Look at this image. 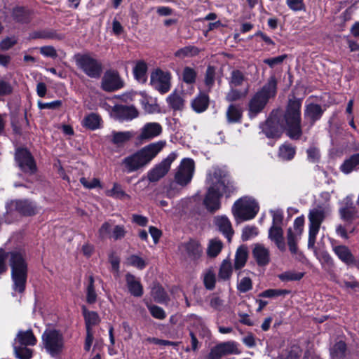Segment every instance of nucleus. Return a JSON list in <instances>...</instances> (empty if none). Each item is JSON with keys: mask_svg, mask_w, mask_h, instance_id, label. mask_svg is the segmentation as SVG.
Returning a JSON list of instances; mask_svg holds the SVG:
<instances>
[{"mask_svg": "<svg viewBox=\"0 0 359 359\" xmlns=\"http://www.w3.org/2000/svg\"><path fill=\"white\" fill-rule=\"evenodd\" d=\"M302 100L294 98L289 101L286 112L280 121L279 116L272 114L265 123L261 126L262 132L267 137H280L283 130L286 129L287 135L294 140H298L302 135L300 109Z\"/></svg>", "mask_w": 359, "mask_h": 359, "instance_id": "f257e3e1", "label": "nucleus"}, {"mask_svg": "<svg viewBox=\"0 0 359 359\" xmlns=\"http://www.w3.org/2000/svg\"><path fill=\"white\" fill-rule=\"evenodd\" d=\"M205 182L208 189L203 205L208 211L215 212L221 208L222 197H230L236 187L228 172L217 166L208 170Z\"/></svg>", "mask_w": 359, "mask_h": 359, "instance_id": "f03ea898", "label": "nucleus"}, {"mask_svg": "<svg viewBox=\"0 0 359 359\" xmlns=\"http://www.w3.org/2000/svg\"><path fill=\"white\" fill-rule=\"evenodd\" d=\"M6 261L11 269L12 289L22 293L25 290L27 279V263L23 252L18 250L5 252L0 250V274L7 271Z\"/></svg>", "mask_w": 359, "mask_h": 359, "instance_id": "7ed1b4c3", "label": "nucleus"}, {"mask_svg": "<svg viewBox=\"0 0 359 359\" xmlns=\"http://www.w3.org/2000/svg\"><path fill=\"white\" fill-rule=\"evenodd\" d=\"M165 141H158L145 146L135 154L126 157L122 162L125 170L130 173L148 164L165 147Z\"/></svg>", "mask_w": 359, "mask_h": 359, "instance_id": "20e7f679", "label": "nucleus"}, {"mask_svg": "<svg viewBox=\"0 0 359 359\" xmlns=\"http://www.w3.org/2000/svg\"><path fill=\"white\" fill-rule=\"evenodd\" d=\"M276 90L277 80L274 76H272L269 79L267 83L250 100L248 115L250 118H255L264 109L269 100L276 96Z\"/></svg>", "mask_w": 359, "mask_h": 359, "instance_id": "39448f33", "label": "nucleus"}, {"mask_svg": "<svg viewBox=\"0 0 359 359\" xmlns=\"http://www.w3.org/2000/svg\"><path fill=\"white\" fill-rule=\"evenodd\" d=\"M6 212L5 213L6 222H13L9 217H13L15 214L22 216H32L37 213L38 208L35 203L29 200H12L6 204Z\"/></svg>", "mask_w": 359, "mask_h": 359, "instance_id": "423d86ee", "label": "nucleus"}, {"mask_svg": "<svg viewBox=\"0 0 359 359\" xmlns=\"http://www.w3.org/2000/svg\"><path fill=\"white\" fill-rule=\"evenodd\" d=\"M258 211L257 203L250 197H243L237 200L232 207V213L234 217L241 221L254 218Z\"/></svg>", "mask_w": 359, "mask_h": 359, "instance_id": "0eeeda50", "label": "nucleus"}, {"mask_svg": "<svg viewBox=\"0 0 359 359\" xmlns=\"http://www.w3.org/2000/svg\"><path fill=\"white\" fill-rule=\"evenodd\" d=\"M327 215V211L325 208L318 207L310 210L309 213V240L308 248H313L316 241L320 225Z\"/></svg>", "mask_w": 359, "mask_h": 359, "instance_id": "6e6552de", "label": "nucleus"}, {"mask_svg": "<svg viewBox=\"0 0 359 359\" xmlns=\"http://www.w3.org/2000/svg\"><path fill=\"white\" fill-rule=\"evenodd\" d=\"M76 66L90 78H99L102 73V65L89 54L74 55Z\"/></svg>", "mask_w": 359, "mask_h": 359, "instance_id": "1a4fd4ad", "label": "nucleus"}, {"mask_svg": "<svg viewBox=\"0 0 359 359\" xmlns=\"http://www.w3.org/2000/svg\"><path fill=\"white\" fill-rule=\"evenodd\" d=\"M42 340L47 352L52 356L59 355L64 347L62 334L56 330H46L43 335Z\"/></svg>", "mask_w": 359, "mask_h": 359, "instance_id": "9d476101", "label": "nucleus"}, {"mask_svg": "<svg viewBox=\"0 0 359 359\" xmlns=\"http://www.w3.org/2000/svg\"><path fill=\"white\" fill-rule=\"evenodd\" d=\"M195 170V163L193 159L185 158L175 170L174 182L184 187L189 184L193 177Z\"/></svg>", "mask_w": 359, "mask_h": 359, "instance_id": "9b49d317", "label": "nucleus"}, {"mask_svg": "<svg viewBox=\"0 0 359 359\" xmlns=\"http://www.w3.org/2000/svg\"><path fill=\"white\" fill-rule=\"evenodd\" d=\"M170 73L156 69L151 74L150 83L154 89L161 94H165L170 90Z\"/></svg>", "mask_w": 359, "mask_h": 359, "instance_id": "f8f14e48", "label": "nucleus"}, {"mask_svg": "<svg viewBox=\"0 0 359 359\" xmlns=\"http://www.w3.org/2000/svg\"><path fill=\"white\" fill-rule=\"evenodd\" d=\"M176 157L177 155L175 153L170 154L148 172V180L150 182H154L164 177L168 173L172 163L175 160Z\"/></svg>", "mask_w": 359, "mask_h": 359, "instance_id": "ddd939ff", "label": "nucleus"}, {"mask_svg": "<svg viewBox=\"0 0 359 359\" xmlns=\"http://www.w3.org/2000/svg\"><path fill=\"white\" fill-rule=\"evenodd\" d=\"M15 158L18 166L23 172L32 174L36 171L34 160L26 149H18Z\"/></svg>", "mask_w": 359, "mask_h": 359, "instance_id": "4468645a", "label": "nucleus"}, {"mask_svg": "<svg viewBox=\"0 0 359 359\" xmlns=\"http://www.w3.org/2000/svg\"><path fill=\"white\" fill-rule=\"evenodd\" d=\"M239 353L237 344L234 341H226L214 346L208 355L209 359H220L222 357L230 354Z\"/></svg>", "mask_w": 359, "mask_h": 359, "instance_id": "2eb2a0df", "label": "nucleus"}, {"mask_svg": "<svg viewBox=\"0 0 359 359\" xmlns=\"http://www.w3.org/2000/svg\"><path fill=\"white\" fill-rule=\"evenodd\" d=\"M123 86V82L116 72L107 71L104 73L102 79V88L104 91L112 92Z\"/></svg>", "mask_w": 359, "mask_h": 359, "instance_id": "dca6fc26", "label": "nucleus"}, {"mask_svg": "<svg viewBox=\"0 0 359 359\" xmlns=\"http://www.w3.org/2000/svg\"><path fill=\"white\" fill-rule=\"evenodd\" d=\"M110 113L113 117L121 121H129L138 116V111L133 106L116 104L110 109Z\"/></svg>", "mask_w": 359, "mask_h": 359, "instance_id": "f3484780", "label": "nucleus"}, {"mask_svg": "<svg viewBox=\"0 0 359 359\" xmlns=\"http://www.w3.org/2000/svg\"><path fill=\"white\" fill-rule=\"evenodd\" d=\"M163 128L160 123L149 122L145 123L140 130L137 139L140 142L148 141L158 137L162 133Z\"/></svg>", "mask_w": 359, "mask_h": 359, "instance_id": "a211bd4d", "label": "nucleus"}, {"mask_svg": "<svg viewBox=\"0 0 359 359\" xmlns=\"http://www.w3.org/2000/svg\"><path fill=\"white\" fill-rule=\"evenodd\" d=\"M214 223L217 229L230 242L234 232L229 219L225 215H218L214 218Z\"/></svg>", "mask_w": 359, "mask_h": 359, "instance_id": "6ab92c4d", "label": "nucleus"}, {"mask_svg": "<svg viewBox=\"0 0 359 359\" xmlns=\"http://www.w3.org/2000/svg\"><path fill=\"white\" fill-rule=\"evenodd\" d=\"M252 255L259 266H266L270 262V252L263 244L256 243L252 249Z\"/></svg>", "mask_w": 359, "mask_h": 359, "instance_id": "aec40b11", "label": "nucleus"}, {"mask_svg": "<svg viewBox=\"0 0 359 359\" xmlns=\"http://www.w3.org/2000/svg\"><path fill=\"white\" fill-rule=\"evenodd\" d=\"M181 248L192 260L198 259L203 254V248L197 241L191 240L187 243L182 244Z\"/></svg>", "mask_w": 359, "mask_h": 359, "instance_id": "412c9836", "label": "nucleus"}, {"mask_svg": "<svg viewBox=\"0 0 359 359\" xmlns=\"http://www.w3.org/2000/svg\"><path fill=\"white\" fill-rule=\"evenodd\" d=\"M126 282L128 290L131 295L136 297L142 296L143 287L139 278L130 273H127L126 275Z\"/></svg>", "mask_w": 359, "mask_h": 359, "instance_id": "4be33fe9", "label": "nucleus"}, {"mask_svg": "<svg viewBox=\"0 0 359 359\" xmlns=\"http://www.w3.org/2000/svg\"><path fill=\"white\" fill-rule=\"evenodd\" d=\"M269 238L275 243L280 250H285L283 231L281 226L272 225L269 231Z\"/></svg>", "mask_w": 359, "mask_h": 359, "instance_id": "5701e85b", "label": "nucleus"}, {"mask_svg": "<svg viewBox=\"0 0 359 359\" xmlns=\"http://www.w3.org/2000/svg\"><path fill=\"white\" fill-rule=\"evenodd\" d=\"M323 114V110L320 105L311 103L306 106L304 117L310 121L311 126H312L321 118Z\"/></svg>", "mask_w": 359, "mask_h": 359, "instance_id": "b1692460", "label": "nucleus"}, {"mask_svg": "<svg viewBox=\"0 0 359 359\" xmlns=\"http://www.w3.org/2000/svg\"><path fill=\"white\" fill-rule=\"evenodd\" d=\"M333 251L339 259L346 264L350 266L355 262V258L348 247L337 245L333 247Z\"/></svg>", "mask_w": 359, "mask_h": 359, "instance_id": "393cba45", "label": "nucleus"}, {"mask_svg": "<svg viewBox=\"0 0 359 359\" xmlns=\"http://www.w3.org/2000/svg\"><path fill=\"white\" fill-rule=\"evenodd\" d=\"M36 343V339L31 330L27 331H19L13 344L18 346H33Z\"/></svg>", "mask_w": 359, "mask_h": 359, "instance_id": "a878e982", "label": "nucleus"}, {"mask_svg": "<svg viewBox=\"0 0 359 359\" xmlns=\"http://www.w3.org/2000/svg\"><path fill=\"white\" fill-rule=\"evenodd\" d=\"M248 78L240 70L234 69L231 73L229 83L230 88H236L238 86H245L248 83Z\"/></svg>", "mask_w": 359, "mask_h": 359, "instance_id": "bb28decb", "label": "nucleus"}, {"mask_svg": "<svg viewBox=\"0 0 359 359\" xmlns=\"http://www.w3.org/2000/svg\"><path fill=\"white\" fill-rule=\"evenodd\" d=\"M209 104V97L205 94H199L191 102L192 109L197 113L205 111Z\"/></svg>", "mask_w": 359, "mask_h": 359, "instance_id": "cd10ccee", "label": "nucleus"}, {"mask_svg": "<svg viewBox=\"0 0 359 359\" xmlns=\"http://www.w3.org/2000/svg\"><path fill=\"white\" fill-rule=\"evenodd\" d=\"M83 314L85 318L86 331L93 330L92 327L97 325L100 318L98 314L95 311H88L86 306H82Z\"/></svg>", "mask_w": 359, "mask_h": 359, "instance_id": "c85d7f7f", "label": "nucleus"}, {"mask_svg": "<svg viewBox=\"0 0 359 359\" xmlns=\"http://www.w3.org/2000/svg\"><path fill=\"white\" fill-rule=\"evenodd\" d=\"M248 257V252L247 247L242 245L240 246L235 255V259H234V268L236 269H240L243 268L247 262Z\"/></svg>", "mask_w": 359, "mask_h": 359, "instance_id": "c756f323", "label": "nucleus"}, {"mask_svg": "<svg viewBox=\"0 0 359 359\" xmlns=\"http://www.w3.org/2000/svg\"><path fill=\"white\" fill-rule=\"evenodd\" d=\"M147 65L142 61H138L133 68V74L135 79L140 83H144L147 79Z\"/></svg>", "mask_w": 359, "mask_h": 359, "instance_id": "7c9ffc66", "label": "nucleus"}, {"mask_svg": "<svg viewBox=\"0 0 359 359\" xmlns=\"http://www.w3.org/2000/svg\"><path fill=\"white\" fill-rule=\"evenodd\" d=\"M106 195L116 199H130V196L126 194L118 183H114L112 189L106 191Z\"/></svg>", "mask_w": 359, "mask_h": 359, "instance_id": "2f4dec72", "label": "nucleus"}, {"mask_svg": "<svg viewBox=\"0 0 359 359\" xmlns=\"http://www.w3.org/2000/svg\"><path fill=\"white\" fill-rule=\"evenodd\" d=\"M223 248L222 242L218 238H212L209 241L207 248V255L210 257H217Z\"/></svg>", "mask_w": 359, "mask_h": 359, "instance_id": "473e14b6", "label": "nucleus"}, {"mask_svg": "<svg viewBox=\"0 0 359 359\" xmlns=\"http://www.w3.org/2000/svg\"><path fill=\"white\" fill-rule=\"evenodd\" d=\"M358 165H359V153L352 155L349 158L344 161L340 169L344 173L349 174Z\"/></svg>", "mask_w": 359, "mask_h": 359, "instance_id": "72a5a7b5", "label": "nucleus"}, {"mask_svg": "<svg viewBox=\"0 0 359 359\" xmlns=\"http://www.w3.org/2000/svg\"><path fill=\"white\" fill-rule=\"evenodd\" d=\"M100 121L101 118L99 115L91 113L83 118V124L90 130H95L100 127Z\"/></svg>", "mask_w": 359, "mask_h": 359, "instance_id": "f704fd0d", "label": "nucleus"}, {"mask_svg": "<svg viewBox=\"0 0 359 359\" xmlns=\"http://www.w3.org/2000/svg\"><path fill=\"white\" fill-rule=\"evenodd\" d=\"M346 344L343 341L337 342L330 349V354L334 359H343L346 355Z\"/></svg>", "mask_w": 359, "mask_h": 359, "instance_id": "c9c22d12", "label": "nucleus"}, {"mask_svg": "<svg viewBox=\"0 0 359 359\" xmlns=\"http://www.w3.org/2000/svg\"><path fill=\"white\" fill-rule=\"evenodd\" d=\"M167 102L169 106L175 110H180L184 106V100L181 95L176 91H174L167 97Z\"/></svg>", "mask_w": 359, "mask_h": 359, "instance_id": "e433bc0d", "label": "nucleus"}, {"mask_svg": "<svg viewBox=\"0 0 359 359\" xmlns=\"http://www.w3.org/2000/svg\"><path fill=\"white\" fill-rule=\"evenodd\" d=\"M249 90V84H246V87L243 90H239L236 88H231L230 90L226 95V99L229 102H233L241 99L246 96Z\"/></svg>", "mask_w": 359, "mask_h": 359, "instance_id": "4c0bfd02", "label": "nucleus"}, {"mask_svg": "<svg viewBox=\"0 0 359 359\" xmlns=\"http://www.w3.org/2000/svg\"><path fill=\"white\" fill-rule=\"evenodd\" d=\"M112 142L116 144H121L133 137V133L130 131L112 132Z\"/></svg>", "mask_w": 359, "mask_h": 359, "instance_id": "58836bf2", "label": "nucleus"}, {"mask_svg": "<svg viewBox=\"0 0 359 359\" xmlns=\"http://www.w3.org/2000/svg\"><path fill=\"white\" fill-rule=\"evenodd\" d=\"M242 113L238 106L231 104L226 111V117L229 123H236L241 121Z\"/></svg>", "mask_w": 359, "mask_h": 359, "instance_id": "ea45409f", "label": "nucleus"}, {"mask_svg": "<svg viewBox=\"0 0 359 359\" xmlns=\"http://www.w3.org/2000/svg\"><path fill=\"white\" fill-rule=\"evenodd\" d=\"M340 215L342 219L347 222H352L358 217L354 207L346 206L340 209Z\"/></svg>", "mask_w": 359, "mask_h": 359, "instance_id": "a19ab883", "label": "nucleus"}, {"mask_svg": "<svg viewBox=\"0 0 359 359\" xmlns=\"http://www.w3.org/2000/svg\"><path fill=\"white\" fill-rule=\"evenodd\" d=\"M302 235H297L293 232L292 229L287 230V240L289 249L292 254H295L297 252V242Z\"/></svg>", "mask_w": 359, "mask_h": 359, "instance_id": "79ce46f5", "label": "nucleus"}, {"mask_svg": "<svg viewBox=\"0 0 359 359\" xmlns=\"http://www.w3.org/2000/svg\"><path fill=\"white\" fill-rule=\"evenodd\" d=\"M13 350L18 359H30L32 357V350L27 346L13 344Z\"/></svg>", "mask_w": 359, "mask_h": 359, "instance_id": "37998d69", "label": "nucleus"}, {"mask_svg": "<svg viewBox=\"0 0 359 359\" xmlns=\"http://www.w3.org/2000/svg\"><path fill=\"white\" fill-rule=\"evenodd\" d=\"M303 276V273L294 271H287L278 275V278L283 282L299 280Z\"/></svg>", "mask_w": 359, "mask_h": 359, "instance_id": "c03bdc74", "label": "nucleus"}, {"mask_svg": "<svg viewBox=\"0 0 359 359\" xmlns=\"http://www.w3.org/2000/svg\"><path fill=\"white\" fill-rule=\"evenodd\" d=\"M295 154L294 148L288 144H283L279 149V157L283 160L288 161L293 158Z\"/></svg>", "mask_w": 359, "mask_h": 359, "instance_id": "a18cd8bd", "label": "nucleus"}, {"mask_svg": "<svg viewBox=\"0 0 359 359\" xmlns=\"http://www.w3.org/2000/svg\"><path fill=\"white\" fill-rule=\"evenodd\" d=\"M232 273V266L231 263L229 260H224L221 264L219 278L223 280H227L230 278Z\"/></svg>", "mask_w": 359, "mask_h": 359, "instance_id": "49530a36", "label": "nucleus"}, {"mask_svg": "<svg viewBox=\"0 0 359 359\" xmlns=\"http://www.w3.org/2000/svg\"><path fill=\"white\" fill-rule=\"evenodd\" d=\"M151 295L153 296L155 301L158 303H164L168 299V297L165 290L160 285H155L152 287Z\"/></svg>", "mask_w": 359, "mask_h": 359, "instance_id": "de8ad7c7", "label": "nucleus"}, {"mask_svg": "<svg viewBox=\"0 0 359 359\" xmlns=\"http://www.w3.org/2000/svg\"><path fill=\"white\" fill-rule=\"evenodd\" d=\"M97 300V294L94 287V279L89 277V283L86 289V301L88 304H94Z\"/></svg>", "mask_w": 359, "mask_h": 359, "instance_id": "09e8293b", "label": "nucleus"}, {"mask_svg": "<svg viewBox=\"0 0 359 359\" xmlns=\"http://www.w3.org/2000/svg\"><path fill=\"white\" fill-rule=\"evenodd\" d=\"M290 293L289 290L280 289H269L261 292L259 296L264 298H275Z\"/></svg>", "mask_w": 359, "mask_h": 359, "instance_id": "8fccbe9b", "label": "nucleus"}, {"mask_svg": "<svg viewBox=\"0 0 359 359\" xmlns=\"http://www.w3.org/2000/svg\"><path fill=\"white\" fill-rule=\"evenodd\" d=\"M34 38H41L46 39H56L61 40L64 38V36L56 33L53 30H44L35 34Z\"/></svg>", "mask_w": 359, "mask_h": 359, "instance_id": "3c124183", "label": "nucleus"}, {"mask_svg": "<svg viewBox=\"0 0 359 359\" xmlns=\"http://www.w3.org/2000/svg\"><path fill=\"white\" fill-rule=\"evenodd\" d=\"M199 53L198 49L194 46H187L183 48L178 50L175 53V55L179 57H184L194 56Z\"/></svg>", "mask_w": 359, "mask_h": 359, "instance_id": "603ef678", "label": "nucleus"}, {"mask_svg": "<svg viewBox=\"0 0 359 359\" xmlns=\"http://www.w3.org/2000/svg\"><path fill=\"white\" fill-rule=\"evenodd\" d=\"M258 234V229L255 226H247L242 231V239L244 241L255 238Z\"/></svg>", "mask_w": 359, "mask_h": 359, "instance_id": "864d4df0", "label": "nucleus"}, {"mask_svg": "<svg viewBox=\"0 0 359 359\" xmlns=\"http://www.w3.org/2000/svg\"><path fill=\"white\" fill-rule=\"evenodd\" d=\"M80 182L85 188L88 189H92L96 187H102L100 181L97 178L88 179L86 177H81L80 179Z\"/></svg>", "mask_w": 359, "mask_h": 359, "instance_id": "5fc2aeb1", "label": "nucleus"}, {"mask_svg": "<svg viewBox=\"0 0 359 359\" xmlns=\"http://www.w3.org/2000/svg\"><path fill=\"white\" fill-rule=\"evenodd\" d=\"M196 72L191 67H186L182 73L183 81L187 83H194L196 81Z\"/></svg>", "mask_w": 359, "mask_h": 359, "instance_id": "6e6d98bb", "label": "nucleus"}, {"mask_svg": "<svg viewBox=\"0 0 359 359\" xmlns=\"http://www.w3.org/2000/svg\"><path fill=\"white\" fill-rule=\"evenodd\" d=\"M215 68L212 66L208 67L205 76V84L209 89H211L215 83Z\"/></svg>", "mask_w": 359, "mask_h": 359, "instance_id": "4d7b16f0", "label": "nucleus"}, {"mask_svg": "<svg viewBox=\"0 0 359 359\" xmlns=\"http://www.w3.org/2000/svg\"><path fill=\"white\" fill-rule=\"evenodd\" d=\"M127 264L128 265L135 266L139 269H142L145 267L146 264L144 259L137 255H131L127 259Z\"/></svg>", "mask_w": 359, "mask_h": 359, "instance_id": "13d9d810", "label": "nucleus"}, {"mask_svg": "<svg viewBox=\"0 0 359 359\" xmlns=\"http://www.w3.org/2000/svg\"><path fill=\"white\" fill-rule=\"evenodd\" d=\"M17 41L18 39L15 36L6 37L0 41V50H9L17 43Z\"/></svg>", "mask_w": 359, "mask_h": 359, "instance_id": "bf43d9fd", "label": "nucleus"}, {"mask_svg": "<svg viewBox=\"0 0 359 359\" xmlns=\"http://www.w3.org/2000/svg\"><path fill=\"white\" fill-rule=\"evenodd\" d=\"M203 282L207 289H213L215 285V273L211 271H208V272H206L204 275Z\"/></svg>", "mask_w": 359, "mask_h": 359, "instance_id": "052dcab7", "label": "nucleus"}, {"mask_svg": "<svg viewBox=\"0 0 359 359\" xmlns=\"http://www.w3.org/2000/svg\"><path fill=\"white\" fill-rule=\"evenodd\" d=\"M252 280L248 277H244L241 279L240 282L238 284V290L241 292H246L252 289Z\"/></svg>", "mask_w": 359, "mask_h": 359, "instance_id": "680f3d73", "label": "nucleus"}, {"mask_svg": "<svg viewBox=\"0 0 359 359\" xmlns=\"http://www.w3.org/2000/svg\"><path fill=\"white\" fill-rule=\"evenodd\" d=\"M308 160L312 163H316L320 159V151L314 147H311L306 151Z\"/></svg>", "mask_w": 359, "mask_h": 359, "instance_id": "e2e57ef3", "label": "nucleus"}, {"mask_svg": "<svg viewBox=\"0 0 359 359\" xmlns=\"http://www.w3.org/2000/svg\"><path fill=\"white\" fill-rule=\"evenodd\" d=\"M287 6L293 11H299L304 10L303 0H286Z\"/></svg>", "mask_w": 359, "mask_h": 359, "instance_id": "0e129e2a", "label": "nucleus"}, {"mask_svg": "<svg viewBox=\"0 0 359 359\" xmlns=\"http://www.w3.org/2000/svg\"><path fill=\"white\" fill-rule=\"evenodd\" d=\"M40 53L43 56L51 58H55L57 56L55 48L51 46H46L41 47Z\"/></svg>", "mask_w": 359, "mask_h": 359, "instance_id": "69168bd1", "label": "nucleus"}, {"mask_svg": "<svg viewBox=\"0 0 359 359\" xmlns=\"http://www.w3.org/2000/svg\"><path fill=\"white\" fill-rule=\"evenodd\" d=\"M149 310L153 317L157 319H163L165 318V313L163 309L158 306H150Z\"/></svg>", "mask_w": 359, "mask_h": 359, "instance_id": "338daca9", "label": "nucleus"}, {"mask_svg": "<svg viewBox=\"0 0 359 359\" xmlns=\"http://www.w3.org/2000/svg\"><path fill=\"white\" fill-rule=\"evenodd\" d=\"M304 218L303 216L297 217L293 224L294 230L293 232L297 233V235H302L304 230Z\"/></svg>", "mask_w": 359, "mask_h": 359, "instance_id": "774afa93", "label": "nucleus"}]
</instances>
